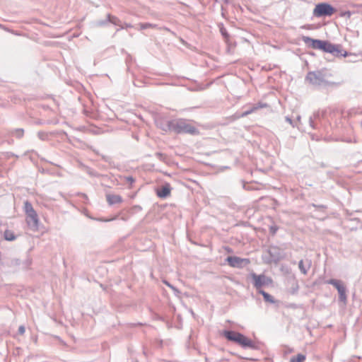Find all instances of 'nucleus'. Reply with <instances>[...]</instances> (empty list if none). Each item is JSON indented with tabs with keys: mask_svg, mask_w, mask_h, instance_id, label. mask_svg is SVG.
<instances>
[{
	"mask_svg": "<svg viewBox=\"0 0 362 362\" xmlns=\"http://www.w3.org/2000/svg\"><path fill=\"white\" fill-rule=\"evenodd\" d=\"M251 276L254 281V286L257 289L264 285H268L272 283V279L267 277L264 274L257 275L256 274L252 273Z\"/></svg>",
	"mask_w": 362,
	"mask_h": 362,
	"instance_id": "nucleus-5",
	"label": "nucleus"
},
{
	"mask_svg": "<svg viewBox=\"0 0 362 362\" xmlns=\"http://www.w3.org/2000/svg\"><path fill=\"white\" fill-rule=\"evenodd\" d=\"M303 41L308 45L309 47L315 49H320L322 45V41L320 40H314L309 37L304 36L303 37Z\"/></svg>",
	"mask_w": 362,
	"mask_h": 362,
	"instance_id": "nucleus-8",
	"label": "nucleus"
},
{
	"mask_svg": "<svg viewBox=\"0 0 362 362\" xmlns=\"http://www.w3.org/2000/svg\"><path fill=\"white\" fill-rule=\"evenodd\" d=\"M305 356L301 354L296 355L291 358L290 362H304L305 361Z\"/></svg>",
	"mask_w": 362,
	"mask_h": 362,
	"instance_id": "nucleus-14",
	"label": "nucleus"
},
{
	"mask_svg": "<svg viewBox=\"0 0 362 362\" xmlns=\"http://www.w3.org/2000/svg\"><path fill=\"white\" fill-rule=\"evenodd\" d=\"M228 264L232 267H241L242 264H248L250 263L249 259H243L238 257H228L226 259Z\"/></svg>",
	"mask_w": 362,
	"mask_h": 362,
	"instance_id": "nucleus-7",
	"label": "nucleus"
},
{
	"mask_svg": "<svg viewBox=\"0 0 362 362\" xmlns=\"http://www.w3.org/2000/svg\"><path fill=\"white\" fill-rule=\"evenodd\" d=\"M259 293L263 296L264 299L266 301L270 302V303H274V300L273 299V297L272 296H270L269 293H266L265 291H264L262 290H260Z\"/></svg>",
	"mask_w": 362,
	"mask_h": 362,
	"instance_id": "nucleus-15",
	"label": "nucleus"
},
{
	"mask_svg": "<svg viewBox=\"0 0 362 362\" xmlns=\"http://www.w3.org/2000/svg\"><path fill=\"white\" fill-rule=\"evenodd\" d=\"M336 12V9L327 3H320L315 6L313 15L315 17L331 16Z\"/></svg>",
	"mask_w": 362,
	"mask_h": 362,
	"instance_id": "nucleus-4",
	"label": "nucleus"
},
{
	"mask_svg": "<svg viewBox=\"0 0 362 362\" xmlns=\"http://www.w3.org/2000/svg\"><path fill=\"white\" fill-rule=\"evenodd\" d=\"M169 127L177 134H198V129L192 124L185 119H178L170 122Z\"/></svg>",
	"mask_w": 362,
	"mask_h": 362,
	"instance_id": "nucleus-1",
	"label": "nucleus"
},
{
	"mask_svg": "<svg viewBox=\"0 0 362 362\" xmlns=\"http://www.w3.org/2000/svg\"><path fill=\"white\" fill-rule=\"evenodd\" d=\"M24 211L26 215L27 223L37 227L39 223L38 215L32 204L28 201L24 202Z\"/></svg>",
	"mask_w": 362,
	"mask_h": 362,
	"instance_id": "nucleus-3",
	"label": "nucleus"
},
{
	"mask_svg": "<svg viewBox=\"0 0 362 362\" xmlns=\"http://www.w3.org/2000/svg\"><path fill=\"white\" fill-rule=\"evenodd\" d=\"M170 187L169 184L163 186L160 189L157 190V195L160 198H165L170 194Z\"/></svg>",
	"mask_w": 362,
	"mask_h": 362,
	"instance_id": "nucleus-9",
	"label": "nucleus"
},
{
	"mask_svg": "<svg viewBox=\"0 0 362 362\" xmlns=\"http://www.w3.org/2000/svg\"><path fill=\"white\" fill-rule=\"evenodd\" d=\"M267 107V105L266 103H259L258 104L254 105L250 110L243 112L242 114V117L247 116V115L254 112L255 111L257 110L259 108H264V107Z\"/></svg>",
	"mask_w": 362,
	"mask_h": 362,
	"instance_id": "nucleus-12",
	"label": "nucleus"
},
{
	"mask_svg": "<svg viewBox=\"0 0 362 362\" xmlns=\"http://www.w3.org/2000/svg\"><path fill=\"white\" fill-rule=\"evenodd\" d=\"M328 284L333 285L338 291L339 299L344 303L346 302V288L340 281L331 279L328 281Z\"/></svg>",
	"mask_w": 362,
	"mask_h": 362,
	"instance_id": "nucleus-6",
	"label": "nucleus"
},
{
	"mask_svg": "<svg viewBox=\"0 0 362 362\" xmlns=\"http://www.w3.org/2000/svg\"><path fill=\"white\" fill-rule=\"evenodd\" d=\"M227 251L229 252H232L230 249H227Z\"/></svg>",
	"mask_w": 362,
	"mask_h": 362,
	"instance_id": "nucleus-18",
	"label": "nucleus"
},
{
	"mask_svg": "<svg viewBox=\"0 0 362 362\" xmlns=\"http://www.w3.org/2000/svg\"><path fill=\"white\" fill-rule=\"evenodd\" d=\"M223 336L229 341L235 342L243 347H254V342L245 335L234 331H225Z\"/></svg>",
	"mask_w": 362,
	"mask_h": 362,
	"instance_id": "nucleus-2",
	"label": "nucleus"
},
{
	"mask_svg": "<svg viewBox=\"0 0 362 362\" xmlns=\"http://www.w3.org/2000/svg\"><path fill=\"white\" fill-rule=\"evenodd\" d=\"M25 332V329L24 326H20L18 328V332L20 334H23Z\"/></svg>",
	"mask_w": 362,
	"mask_h": 362,
	"instance_id": "nucleus-16",
	"label": "nucleus"
},
{
	"mask_svg": "<svg viewBox=\"0 0 362 362\" xmlns=\"http://www.w3.org/2000/svg\"><path fill=\"white\" fill-rule=\"evenodd\" d=\"M303 261H300L299 262V267L300 268L301 270H303V273L305 274L306 273L305 270L303 269Z\"/></svg>",
	"mask_w": 362,
	"mask_h": 362,
	"instance_id": "nucleus-17",
	"label": "nucleus"
},
{
	"mask_svg": "<svg viewBox=\"0 0 362 362\" xmlns=\"http://www.w3.org/2000/svg\"><path fill=\"white\" fill-rule=\"evenodd\" d=\"M320 50H323L325 52L329 53H333L335 51H337V48L335 47L334 45H332L331 43L322 40Z\"/></svg>",
	"mask_w": 362,
	"mask_h": 362,
	"instance_id": "nucleus-11",
	"label": "nucleus"
},
{
	"mask_svg": "<svg viewBox=\"0 0 362 362\" xmlns=\"http://www.w3.org/2000/svg\"><path fill=\"white\" fill-rule=\"evenodd\" d=\"M16 235L11 230H6L4 233V238L6 240L13 241L16 239Z\"/></svg>",
	"mask_w": 362,
	"mask_h": 362,
	"instance_id": "nucleus-13",
	"label": "nucleus"
},
{
	"mask_svg": "<svg viewBox=\"0 0 362 362\" xmlns=\"http://www.w3.org/2000/svg\"><path fill=\"white\" fill-rule=\"evenodd\" d=\"M106 199L109 204L112 205L115 204H119L122 202V198L118 194H107Z\"/></svg>",
	"mask_w": 362,
	"mask_h": 362,
	"instance_id": "nucleus-10",
	"label": "nucleus"
}]
</instances>
